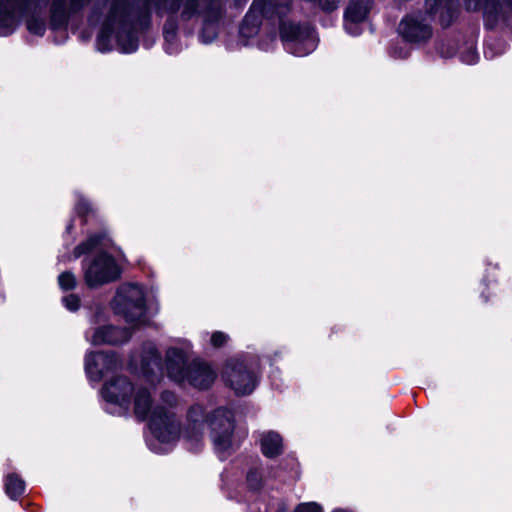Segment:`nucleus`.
<instances>
[{"label":"nucleus","instance_id":"f257e3e1","mask_svg":"<svg viewBox=\"0 0 512 512\" xmlns=\"http://www.w3.org/2000/svg\"><path fill=\"white\" fill-rule=\"evenodd\" d=\"M291 0H254L244 17L240 32L244 37L258 33L264 21L272 26L279 24L280 36L287 52L306 56L317 46L315 31L309 25L286 23L284 18L291 10Z\"/></svg>","mask_w":512,"mask_h":512},{"label":"nucleus","instance_id":"f03ea898","mask_svg":"<svg viewBox=\"0 0 512 512\" xmlns=\"http://www.w3.org/2000/svg\"><path fill=\"white\" fill-rule=\"evenodd\" d=\"M152 1L132 3L129 0H114L97 36V50L109 52L115 42L121 52H135L138 49L136 27L148 24Z\"/></svg>","mask_w":512,"mask_h":512},{"label":"nucleus","instance_id":"7ed1b4c3","mask_svg":"<svg viewBox=\"0 0 512 512\" xmlns=\"http://www.w3.org/2000/svg\"><path fill=\"white\" fill-rule=\"evenodd\" d=\"M235 425V416L232 410L218 407L207 413L202 405L195 404L188 410L183 436L191 443V449L197 448L207 427L214 450L223 460L240 444Z\"/></svg>","mask_w":512,"mask_h":512},{"label":"nucleus","instance_id":"20e7f679","mask_svg":"<svg viewBox=\"0 0 512 512\" xmlns=\"http://www.w3.org/2000/svg\"><path fill=\"white\" fill-rule=\"evenodd\" d=\"M156 13L159 16L168 14L170 19L165 23L163 36L165 40L164 49L172 55L180 51L177 42V24L173 17L180 12V20L190 21L194 18H202L205 27L200 34L203 43H209L216 37L214 29L211 35L206 37V32L211 29V24L218 21L223 12V0H156L154 2Z\"/></svg>","mask_w":512,"mask_h":512},{"label":"nucleus","instance_id":"39448f33","mask_svg":"<svg viewBox=\"0 0 512 512\" xmlns=\"http://www.w3.org/2000/svg\"><path fill=\"white\" fill-rule=\"evenodd\" d=\"M161 401L166 405L154 404L150 391L139 386L134 392V414L140 421L148 420L154 441L167 445L174 443L180 435V423L170 410L176 404V395L165 391Z\"/></svg>","mask_w":512,"mask_h":512},{"label":"nucleus","instance_id":"423d86ee","mask_svg":"<svg viewBox=\"0 0 512 512\" xmlns=\"http://www.w3.org/2000/svg\"><path fill=\"white\" fill-rule=\"evenodd\" d=\"M427 14L415 13L407 15L399 24V33L411 43L426 42L432 36L429 20L439 13L442 26H449L456 16L452 0H426Z\"/></svg>","mask_w":512,"mask_h":512},{"label":"nucleus","instance_id":"0eeeda50","mask_svg":"<svg viewBox=\"0 0 512 512\" xmlns=\"http://www.w3.org/2000/svg\"><path fill=\"white\" fill-rule=\"evenodd\" d=\"M116 314L121 315L134 327L148 323L144 291L136 284L121 285L112 302Z\"/></svg>","mask_w":512,"mask_h":512},{"label":"nucleus","instance_id":"6e6552de","mask_svg":"<svg viewBox=\"0 0 512 512\" xmlns=\"http://www.w3.org/2000/svg\"><path fill=\"white\" fill-rule=\"evenodd\" d=\"M222 377L236 395L250 394L258 384L256 368L252 363L240 358H232L226 362Z\"/></svg>","mask_w":512,"mask_h":512},{"label":"nucleus","instance_id":"1a4fd4ad","mask_svg":"<svg viewBox=\"0 0 512 512\" xmlns=\"http://www.w3.org/2000/svg\"><path fill=\"white\" fill-rule=\"evenodd\" d=\"M136 388L126 377H115L102 388V397L106 401L105 411L112 415H122L129 411L131 395Z\"/></svg>","mask_w":512,"mask_h":512},{"label":"nucleus","instance_id":"9d476101","mask_svg":"<svg viewBox=\"0 0 512 512\" xmlns=\"http://www.w3.org/2000/svg\"><path fill=\"white\" fill-rule=\"evenodd\" d=\"M84 279L90 288L116 280L120 275V269L113 257L101 253L91 260L83 263Z\"/></svg>","mask_w":512,"mask_h":512},{"label":"nucleus","instance_id":"9b49d317","mask_svg":"<svg viewBox=\"0 0 512 512\" xmlns=\"http://www.w3.org/2000/svg\"><path fill=\"white\" fill-rule=\"evenodd\" d=\"M191 354L192 344L185 339H178L166 350L165 370L172 381L179 384L185 383Z\"/></svg>","mask_w":512,"mask_h":512},{"label":"nucleus","instance_id":"f8f14e48","mask_svg":"<svg viewBox=\"0 0 512 512\" xmlns=\"http://www.w3.org/2000/svg\"><path fill=\"white\" fill-rule=\"evenodd\" d=\"M468 11L482 10L485 25L490 29L512 20V0H464Z\"/></svg>","mask_w":512,"mask_h":512},{"label":"nucleus","instance_id":"ddd939ff","mask_svg":"<svg viewBox=\"0 0 512 512\" xmlns=\"http://www.w3.org/2000/svg\"><path fill=\"white\" fill-rule=\"evenodd\" d=\"M120 361L114 353H88L85 357V372L89 380L98 382L104 375L116 370Z\"/></svg>","mask_w":512,"mask_h":512},{"label":"nucleus","instance_id":"4468645a","mask_svg":"<svg viewBox=\"0 0 512 512\" xmlns=\"http://www.w3.org/2000/svg\"><path fill=\"white\" fill-rule=\"evenodd\" d=\"M372 0H350L344 12V27L348 34H361V24L367 19Z\"/></svg>","mask_w":512,"mask_h":512},{"label":"nucleus","instance_id":"2eb2a0df","mask_svg":"<svg viewBox=\"0 0 512 512\" xmlns=\"http://www.w3.org/2000/svg\"><path fill=\"white\" fill-rule=\"evenodd\" d=\"M85 337L93 345H118L126 343L130 339L131 331L126 328L105 325L96 328L91 335L87 331Z\"/></svg>","mask_w":512,"mask_h":512},{"label":"nucleus","instance_id":"dca6fc26","mask_svg":"<svg viewBox=\"0 0 512 512\" xmlns=\"http://www.w3.org/2000/svg\"><path fill=\"white\" fill-rule=\"evenodd\" d=\"M216 373L209 364L200 359L190 361L185 383L199 389H206L214 382Z\"/></svg>","mask_w":512,"mask_h":512},{"label":"nucleus","instance_id":"f3484780","mask_svg":"<svg viewBox=\"0 0 512 512\" xmlns=\"http://www.w3.org/2000/svg\"><path fill=\"white\" fill-rule=\"evenodd\" d=\"M30 0H0V36H7L15 29L16 7L26 6Z\"/></svg>","mask_w":512,"mask_h":512},{"label":"nucleus","instance_id":"a211bd4d","mask_svg":"<svg viewBox=\"0 0 512 512\" xmlns=\"http://www.w3.org/2000/svg\"><path fill=\"white\" fill-rule=\"evenodd\" d=\"M262 453L269 458H274L282 453L283 441L280 434L274 431H266L260 435Z\"/></svg>","mask_w":512,"mask_h":512},{"label":"nucleus","instance_id":"6ab92c4d","mask_svg":"<svg viewBox=\"0 0 512 512\" xmlns=\"http://www.w3.org/2000/svg\"><path fill=\"white\" fill-rule=\"evenodd\" d=\"M161 356L157 348L153 344L144 347V355L142 356V370L147 376L161 371Z\"/></svg>","mask_w":512,"mask_h":512},{"label":"nucleus","instance_id":"aec40b11","mask_svg":"<svg viewBox=\"0 0 512 512\" xmlns=\"http://www.w3.org/2000/svg\"><path fill=\"white\" fill-rule=\"evenodd\" d=\"M25 490V482L14 473L8 474L5 478L6 494L13 500L21 496Z\"/></svg>","mask_w":512,"mask_h":512},{"label":"nucleus","instance_id":"412c9836","mask_svg":"<svg viewBox=\"0 0 512 512\" xmlns=\"http://www.w3.org/2000/svg\"><path fill=\"white\" fill-rule=\"evenodd\" d=\"M106 237L104 235H92L85 242H82L74 249V256L78 258L92 250L96 249L98 246H106Z\"/></svg>","mask_w":512,"mask_h":512},{"label":"nucleus","instance_id":"4be33fe9","mask_svg":"<svg viewBox=\"0 0 512 512\" xmlns=\"http://www.w3.org/2000/svg\"><path fill=\"white\" fill-rule=\"evenodd\" d=\"M246 482L250 490H260L264 482L263 468L258 464L252 466L247 472Z\"/></svg>","mask_w":512,"mask_h":512},{"label":"nucleus","instance_id":"5701e85b","mask_svg":"<svg viewBox=\"0 0 512 512\" xmlns=\"http://www.w3.org/2000/svg\"><path fill=\"white\" fill-rule=\"evenodd\" d=\"M66 0H54L52 4V19L65 23L67 18L65 15Z\"/></svg>","mask_w":512,"mask_h":512},{"label":"nucleus","instance_id":"b1692460","mask_svg":"<svg viewBox=\"0 0 512 512\" xmlns=\"http://www.w3.org/2000/svg\"><path fill=\"white\" fill-rule=\"evenodd\" d=\"M58 283L62 290H72L76 287V278L71 272H63L58 277Z\"/></svg>","mask_w":512,"mask_h":512},{"label":"nucleus","instance_id":"393cba45","mask_svg":"<svg viewBox=\"0 0 512 512\" xmlns=\"http://www.w3.org/2000/svg\"><path fill=\"white\" fill-rule=\"evenodd\" d=\"M27 29L30 33L42 36L45 33V23L38 18H31L27 21Z\"/></svg>","mask_w":512,"mask_h":512},{"label":"nucleus","instance_id":"a878e982","mask_svg":"<svg viewBox=\"0 0 512 512\" xmlns=\"http://www.w3.org/2000/svg\"><path fill=\"white\" fill-rule=\"evenodd\" d=\"M62 303L71 312H75L80 307V299L75 294H69L62 298Z\"/></svg>","mask_w":512,"mask_h":512},{"label":"nucleus","instance_id":"bb28decb","mask_svg":"<svg viewBox=\"0 0 512 512\" xmlns=\"http://www.w3.org/2000/svg\"><path fill=\"white\" fill-rule=\"evenodd\" d=\"M228 339L229 337L227 334L221 331H216L211 335L210 342L213 347L219 348L223 346L228 341Z\"/></svg>","mask_w":512,"mask_h":512},{"label":"nucleus","instance_id":"cd10ccee","mask_svg":"<svg viewBox=\"0 0 512 512\" xmlns=\"http://www.w3.org/2000/svg\"><path fill=\"white\" fill-rule=\"evenodd\" d=\"M294 512H323L320 505L315 502L302 503L298 505Z\"/></svg>","mask_w":512,"mask_h":512},{"label":"nucleus","instance_id":"c85d7f7f","mask_svg":"<svg viewBox=\"0 0 512 512\" xmlns=\"http://www.w3.org/2000/svg\"><path fill=\"white\" fill-rule=\"evenodd\" d=\"M76 212L80 215H85L86 213H88L89 209H90V205L89 203L83 199V198H80L78 201H77V204H76Z\"/></svg>","mask_w":512,"mask_h":512},{"label":"nucleus","instance_id":"c756f323","mask_svg":"<svg viewBox=\"0 0 512 512\" xmlns=\"http://www.w3.org/2000/svg\"><path fill=\"white\" fill-rule=\"evenodd\" d=\"M89 0H71L70 8L73 11L80 10Z\"/></svg>","mask_w":512,"mask_h":512},{"label":"nucleus","instance_id":"7c9ffc66","mask_svg":"<svg viewBox=\"0 0 512 512\" xmlns=\"http://www.w3.org/2000/svg\"><path fill=\"white\" fill-rule=\"evenodd\" d=\"M477 54L474 52V51H470L468 54H467V58H464L463 60L468 63V64H474L476 63L477 61Z\"/></svg>","mask_w":512,"mask_h":512},{"label":"nucleus","instance_id":"2f4dec72","mask_svg":"<svg viewBox=\"0 0 512 512\" xmlns=\"http://www.w3.org/2000/svg\"><path fill=\"white\" fill-rule=\"evenodd\" d=\"M148 445H149L150 449L153 450L156 453H165V452H167L166 448H164V447H157V445L154 444L152 441H149Z\"/></svg>","mask_w":512,"mask_h":512},{"label":"nucleus","instance_id":"473e14b6","mask_svg":"<svg viewBox=\"0 0 512 512\" xmlns=\"http://www.w3.org/2000/svg\"><path fill=\"white\" fill-rule=\"evenodd\" d=\"M72 227H73L72 223H69V224L67 225V227H66V231H67V232H70V230L72 229Z\"/></svg>","mask_w":512,"mask_h":512}]
</instances>
